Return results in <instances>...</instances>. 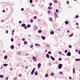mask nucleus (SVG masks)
I'll use <instances>...</instances> for the list:
<instances>
[{
  "label": "nucleus",
  "instance_id": "72a5a7b5",
  "mask_svg": "<svg viewBox=\"0 0 80 80\" xmlns=\"http://www.w3.org/2000/svg\"><path fill=\"white\" fill-rule=\"evenodd\" d=\"M51 52L50 51H49L48 52V54H51Z\"/></svg>",
  "mask_w": 80,
  "mask_h": 80
},
{
  "label": "nucleus",
  "instance_id": "aec40b11",
  "mask_svg": "<svg viewBox=\"0 0 80 80\" xmlns=\"http://www.w3.org/2000/svg\"><path fill=\"white\" fill-rule=\"evenodd\" d=\"M45 77H48V74H46L45 75Z\"/></svg>",
  "mask_w": 80,
  "mask_h": 80
},
{
  "label": "nucleus",
  "instance_id": "6e6d98bb",
  "mask_svg": "<svg viewBox=\"0 0 80 80\" xmlns=\"http://www.w3.org/2000/svg\"><path fill=\"white\" fill-rule=\"evenodd\" d=\"M38 47H40V45L38 44Z\"/></svg>",
  "mask_w": 80,
  "mask_h": 80
},
{
  "label": "nucleus",
  "instance_id": "37998d69",
  "mask_svg": "<svg viewBox=\"0 0 80 80\" xmlns=\"http://www.w3.org/2000/svg\"><path fill=\"white\" fill-rule=\"evenodd\" d=\"M58 60H59L60 61V60H62V58H59Z\"/></svg>",
  "mask_w": 80,
  "mask_h": 80
},
{
  "label": "nucleus",
  "instance_id": "2f4dec72",
  "mask_svg": "<svg viewBox=\"0 0 80 80\" xmlns=\"http://www.w3.org/2000/svg\"><path fill=\"white\" fill-rule=\"evenodd\" d=\"M6 33H8V30H7L6 31Z\"/></svg>",
  "mask_w": 80,
  "mask_h": 80
},
{
  "label": "nucleus",
  "instance_id": "412c9836",
  "mask_svg": "<svg viewBox=\"0 0 80 80\" xmlns=\"http://www.w3.org/2000/svg\"><path fill=\"white\" fill-rule=\"evenodd\" d=\"M73 73H75V68H73Z\"/></svg>",
  "mask_w": 80,
  "mask_h": 80
},
{
  "label": "nucleus",
  "instance_id": "cd10ccee",
  "mask_svg": "<svg viewBox=\"0 0 80 80\" xmlns=\"http://www.w3.org/2000/svg\"><path fill=\"white\" fill-rule=\"evenodd\" d=\"M24 28H25V29H27V26H24Z\"/></svg>",
  "mask_w": 80,
  "mask_h": 80
},
{
  "label": "nucleus",
  "instance_id": "603ef678",
  "mask_svg": "<svg viewBox=\"0 0 80 80\" xmlns=\"http://www.w3.org/2000/svg\"><path fill=\"white\" fill-rule=\"evenodd\" d=\"M22 40L23 41H25V38H23Z\"/></svg>",
  "mask_w": 80,
  "mask_h": 80
},
{
  "label": "nucleus",
  "instance_id": "4d7b16f0",
  "mask_svg": "<svg viewBox=\"0 0 80 80\" xmlns=\"http://www.w3.org/2000/svg\"><path fill=\"white\" fill-rule=\"evenodd\" d=\"M17 78H14V80H17Z\"/></svg>",
  "mask_w": 80,
  "mask_h": 80
},
{
  "label": "nucleus",
  "instance_id": "2eb2a0df",
  "mask_svg": "<svg viewBox=\"0 0 80 80\" xmlns=\"http://www.w3.org/2000/svg\"><path fill=\"white\" fill-rule=\"evenodd\" d=\"M50 34H51V35H52V34H54V32L53 31H52L50 33Z\"/></svg>",
  "mask_w": 80,
  "mask_h": 80
},
{
  "label": "nucleus",
  "instance_id": "e433bc0d",
  "mask_svg": "<svg viewBox=\"0 0 80 80\" xmlns=\"http://www.w3.org/2000/svg\"><path fill=\"white\" fill-rule=\"evenodd\" d=\"M65 53H67V50H66L65 51V52H64Z\"/></svg>",
  "mask_w": 80,
  "mask_h": 80
},
{
  "label": "nucleus",
  "instance_id": "4468645a",
  "mask_svg": "<svg viewBox=\"0 0 80 80\" xmlns=\"http://www.w3.org/2000/svg\"><path fill=\"white\" fill-rule=\"evenodd\" d=\"M46 57L47 58H50V57H49V55L48 54H46Z\"/></svg>",
  "mask_w": 80,
  "mask_h": 80
},
{
  "label": "nucleus",
  "instance_id": "20e7f679",
  "mask_svg": "<svg viewBox=\"0 0 80 80\" xmlns=\"http://www.w3.org/2000/svg\"><path fill=\"white\" fill-rule=\"evenodd\" d=\"M41 65V64L40 63H39L38 64V68H40V66Z\"/></svg>",
  "mask_w": 80,
  "mask_h": 80
},
{
  "label": "nucleus",
  "instance_id": "4c0bfd02",
  "mask_svg": "<svg viewBox=\"0 0 80 80\" xmlns=\"http://www.w3.org/2000/svg\"><path fill=\"white\" fill-rule=\"evenodd\" d=\"M68 47L69 48H72V46H71V45H69Z\"/></svg>",
  "mask_w": 80,
  "mask_h": 80
},
{
  "label": "nucleus",
  "instance_id": "de8ad7c7",
  "mask_svg": "<svg viewBox=\"0 0 80 80\" xmlns=\"http://www.w3.org/2000/svg\"><path fill=\"white\" fill-rule=\"evenodd\" d=\"M67 4H69V1H68L67 2Z\"/></svg>",
  "mask_w": 80,
  "mask_h": 80
},
{
  "label": "nucleus",
  "instance_id": "f03ea898",
  "mask_svg": "<svg viewBox=\"0 0 80 80\" xmlns=\"http://www.w3.org/2000/svg\"><path fill=\"white\" fill-rule=\"evenodd\" d=\"M57 13L56 12H55L54 13V17H55V18H57L58 17V15H57Z\"/></svg>",
  "mask_w": 80,
  "mask_h": 80
},
{
  "label": "nucleus",
  "instance_id": "5fc2aeb1",
  "mask_svg": "<svg viewBox=\"0 0 80 80\" xmlns=\"http://www.w3.org/2000/svg\"><path fill=\"white\" fill-rule=\"evenodd\" d=\"M48 13L50 14V11H48Z\"/></svg>",
  "mask_w": 80,
  "mask_h": 80
},
{
  "label": "nucleus",
  "instance_id": "49530a36",
  "mask_svg": "<svg viewBox=\"0 0 80 80\" xmlns=\"http://www.w3.org/2000/svg\"><path fill=\"white\" fill-rule=\"evenodd\" d=\"M38 44L36 43V44H35V46H36V47H37V46H38Z\"/></svg>",
  "mask_w": 80,
  "mask_h": 80
},
{
  "label": "nucleus",
  "instance_id": "b1692460",
  "mask_svg": "<svg viewBox=\"0 0 80 80\" xmlns=\"http://www.w3.org/2000/svg\"><path fill=\"white\" fill-rule=\"evenodd\" d=\"M73 33H72L71 35H70L69 36V37H72V36H73Z\"/></svg>",
  "mask_w": 80,
  "mask_h": 80
},
{
  "label": "nucleus",
  "instance_id": "13d9d810",
  "mask_svg": "<svg viewBox=\"0 0 80 80\" xmlns=\"http://www.w3.org/2000/svg\"><path fill=\"white\" fill-rule=\"evenodd\" d=\"M76 25H78V23L77 22V23H76Z\"/></svg>",
  "mask_w": 80,
  "mask_h": 80
},
{
  "label": "nucleus",
  "instance_id": "423d86ee",
  "mask_svg": "<svg viewBox=\"0 0 80 80\" xmlns=\"http://www.w3.org/2000/svg\"><path fill=\"white\" fill-rule=\"evenodd\" d=\"M41 38L42 39V40H45V37L43 36H41Z\"/></svg>",
  "mask_w": 80,
  "mask_h": 80
},
{
  "label": "nucleus",
  "instance_id": "c85d7f7f",
  "mask_svg": "<svg viewBox=\"0 0 80 80\" xmlns=\"http://www.w3.org/2000/svg\"><path fill=\"white\" fill-rule=\"evenodd\" d=\"M49 20L51 22H52V18H50L49 19Z\"/></svg>",
  "mask_w": 80,
  "mask_h": 80
},
{
  "label": "nucleus",
  "instance_id": "680f3d73",
  "mask_svg": "<svg viewBox=\"0 0 80 80\" xmlns=\"http://www.w3.org/2000/svg\"><path fill=\"white\" fill-rule=\"evenodd\" d=\"M22 23V21H19V23Z\"/></svg>",
  "mask_w": 80,
  "mask_h": 80
},
{
  "label": "nucleus",
  "instance_id": "a18cd8bd",
  "mask_svg": "<svg viewBox=\"0 0 80 80\" xmlns=\"http://www.w3.org/2000/svg\"><path fill=\"white\" fill-rule=\"evenodd\" d=\"M52 3H50L49 4V6H52Z\"/></svg>",
  "mask_w": 80,
  "mask_h": 80
},
{
  "label": "nucleus",
  "instance_id": "bb28decb",
  "mask_svg": "<svg viewBox=\"0 0 80 80\" xmlns=\"http://www.w3.org/2000/svg\"><path fill=\"white\" fill-rule=\"evenodd\" d=\"M33 45H31L30 46V48H33Z\"/></svg>",
  "mask_w": 80,
  "mask_h": 80
},
{
  "label": "nucleus",
  "instance_id": "39448f33",
  "mask_svg": "<svg viewBox=\"0 0 80 80\" xmlns=\"http://www.w3.org/2000/svg\"><path fill=\"white\" fill-rule=\"evenodd\" d=\"M50 58H51V59L52 60H55V58L52 56H50Z\"/></svg>",
  "mask_w": 80,
  "mask_h": 80
},
{
  "label": "nucleus",
  "instance_id": "ddd939ff",
  "mask_svg": "<svg viewBox=\"0 0 80 80\" xmlns=\"http://www.w3.org/2000/svg\"><path fill=\"white\" fill-rule=\"evenodd\" d=\"M25 26H26V24H22V27H25Z\"/></svg>",
  "mask_w": 80,
  "mask_h": 80
},
{
  "label": "nucleus",
  "instance_id": "0eeeda50",
  "mask_svg": "<svg viewBox=\"0 0 80 80\" xmlns=\"http://www.w3.org/2000/svg\"><path fill=\"white\" fill-rule=\"evenodd\" d=\"M34 74L35 75H38V72L37 71H35Z\"/></svg>",
  "mask_w": 80,
  "mask_h": 80
},
{
  "label": "nucleus",
  "instance_id": "473e14b6",
  "mask_svg": "<svg viewBox=\"0 0 80 80\" xmlns=\"http://www.w3.org/2000/svg\"><path fill=\"white\" fill-rule=\"evenodd\" d=\"M32 0H30V3H32Z\"/></svg>",
  "mask_w": 80,
  "mask_h": 80
},
{
  "label": "nucleus",
  "instance_id": "7c9ffc66",
  "mask_svg": "<svg viewBox=\"0 0 80 80\" xmlns=\"http://www.w3.org/2000/svg\"><path fill=\"white\" fill-rule=\"evenodd\" d=\"M28 66H26L25 67V68H26V69H28Z\"/></svg>",
  "mask_w": 80,
  "mask_h": 80
},
{
  "label": "nucleus",
  "instance_id": "c756f323",
  "mask_svg": "<svg viewBox=\"0 0 80 80\" xmlns=\"http://www.w3.org/2000/svg\"><path fill=\"white\" fill-rule=\"evenodd\" d=\"M21 76H22V74H20L18 75V77H21Z\"/></svg>",
  "mask_w": 80,
  "mask_h": 80
},
{
  "label": "nucleus",
  "instance_id": "864d4df0",
  "mask_svg": "<svg viewBox=\"0 0 80 80\" xmlns=\"http://www.w3.org/2000/svg\"><path fill=\"white\" fill-rule=\"evenodd\" d=\"M8 77H7L6 78V80H8Z\"/></svg>",
  "mask_w": 80,
  "mask_h": 80
},
{
  "label": "nucleus",
  "instance_id": "f3484780",
  "mask_svg": "<svg viewBox=\"0 0 80 80\" xmlns=\"http://www.w3.org/2000/svg\"><path fill=\"white\" fill-rule=\"evenodd\" d=\"M53 2L54 3H57V1L56 0H55Z\"/></svg>",
  "mask_w": 80,
  "mask_h": 80
},
{
  "label": "nucleus",
  "instance_id": "f8f14e48",
  "mask_svg": "<svg viewBox=\"0 0 80 80\" xmlns=\"http://www.w3.org/2000/svg\"><path fill=\"white\" fill-rule=\"evenodd\" d=\"M0 78H3V77H4V76L3 75H0Z\"/></svg>",
  "mask_w": 80,
  "mask_h": 80
},
{
  "label": "nucleus",
  "instance_id": "a19ab883",
  "mask_svg": "<svg viewBox=\"0 0 80 80\" xmlns=\"http://www.w3.org/2000/svg\"><path fill=\"white\" fill-rule=\"evenodd\" d=\"M76 18H78V15H77L76 16Z\"/></svg>",
  "mask_w": 80,
  "mask_h": 80
},
{
  "label": "nucleus",
  "instance_id": "0e129e2a",
  "mask_svg": "<svg viewBox=\"0 0 80 80\" xmlns=\"http://www.w3.org/2000/svg\"><path fill=\"white\" fill-rule=\"evenodd\" d=\"M15 32V30H13L12 31V33H13V32Z\"/></svg>",
  "mask_w": 80,
  "mask_h": 80
},
{
  "label": "nucleus",
  "instance_id": "4be33fe9",
  "mask_svg": "<svg viewBox=\"0 0 80 80\" xmlns=\"http://www.w3.org/2000/svg\"><path fill=\"white\" fill-rule=\"evenodd\" d=\"M3 65L4 67H6V66H7V65H8V64H3Z\"/></svg>",
  "mask_w": 80,
  "mask_h": 80
},
{
  "label": "nucleus",
  "instance_id": "58836bf2",
  "mask_svg": "<svg viewBox=\"0 0 80 80\" xmlns=\"http://www.w3.org/2000/svg\"><path fill=\"white\" fill-rule=\"evenodd\" d=\"M33 18L34 19H36L37 18V16H34Z\"/></svg>",
  "mask_w": 80,
  "mask_h": 80
},
{
  "label": "nucleus",
  "instance_id": "5701e85b",
  "mask_svg": "<svg viewBox=\"0 0 80 80\" xmlns=\"http://www.w3.org/2000/svg\"><path fill=\"white\" fill-rule=\"evenodd\" d=\"M51 76H53L54 74L53 72H52L51 73Z\"/></svg>",
  "mask_w": 80,
  "mask_h": 80
},
{
  "label": "nucleus",
  "instance_id": "e2e57ef3",
  "mask_svg": "<svg viewBox=\"0 0 80 80\" xmlns=\"http://www.w3.org/2000/svg\"><path fill=\"white\" fill-rule=\"evenodd\" d=\"M21 10H24V9H23V8H22Z\"/></svg>",
  "mask_w": 80,
  "mask_h": 80
},
{
  "label": "nucleus",
  "instance_id": "052dcab7",
  "mask_svg": "<svg viewBox=\"0 0 80 80\" xmlns=\"http://www.w3.org/2000/svg\"><path fill=\"white\" fill-rule=\"evenodd\" d=\"M45 52H47V50H45Z\"/></svg>",
  "mask_w": 80,
  "mask_h": 80
},
{
  "label": "nucleus",
  "instance_id": "79ce46f5",
  "mask_svg": "<svg viewBox=\"0 0 80 80\" xmlns=\"http://www.w3.org/2000/svg\"><path fill=\"white\" fill-rule=\"evenodd\" d=\"M11 42H13V38H12L11 39Z\"/></svg>",
  "mask_w": 80,
  "mask_h": 80
},
{
  "label": "nucleus",
  "instance_id": "a211bd4d",
  "mask_svg": "<svg viewBox=\"0 0 80 80\" xmlns=\"http://www.w3.org/2000/svg\"><path fill=\"white\" fill-rule=\"evenodd\" d=\"M48 8L49 9V10H51L52 9V7L50 6H49L48 7Z\"/></svg>",
  "mask_w": 80,
  "mask_h": 80
},
{
  "label": "nucleus",
  "instance_id": "c9c22d12",
  "mask_svg": "<svg viewBox=\"0 0 80 80\" xmlns=\"http://www.w3.org/2000/svg\"><path fill=\"white\" fill-rule=\"evenodd\" d=\"M35 68H34L32 71L34 72V71H35Z\"/></svg>",
  "mask_w": 80,
  "mask_h": 80
},
{
  "label": "nucleus",
  "instance_id": "393cba45",
  "mask_svg": "<svg viewBox=\"0 0 80 80\" xmlns=\"http://www.w3.org/2000/svg\"><path fill=\"white\" fill-rule=\"evenodd\" d=\"M30 22L31 23H32L33 22V19H31L30 20Z\"/></svg>",
  "mask_w": 80,
  "mask_h": 80
},
{
  "label": "nucleus",
  "instance_id": "338daca9",
  "mask_svg": "<svg viewBox=\"0 0 80 80\" xmlns=\"http://www.w3.org/2000/svg\"><path fill=\"white\" fill-rule=\"evenodd\" d=\"M2 12H5V10H2Z\"/></svg>",
  "mask_w": 80,
  "mask_h": 80
},
{
  "label": "nucleus",
  "instance_id": "f704fd0d",
  "mask_svg": "<svg viewBox=\"0 0 80 80\" xmlns=\"http://www.w3.org/2000/svg\"><path fill=\"white\" fill-rule=\"evenodd\" d=\"M60 74H61V75H62V74L63 73V72H59Z\"/></svg>",
  "mask_w": 80,
  "mask_h": 80
},
{
  "label": "nucleus",
  "instance_id": "3c124183",
  "mask_svg": "<svg viewBox=\"0 0 80 80\" xmlns=\"http://www.w3.org/2000/svg\"><path fill=\"white\" fill-rule=\"evenodd\" d=\"M67 32L68 33H69L70 32V31L69 30H68L67 31Z\"/></svg>",
  "mask_w": 80,
  "mask_h": 80
},
{
  "label": "nucleus",
  "instance_id": "774afa93",
  "mask_svg": "<svg viewBox=\"0 0 80 80\" xmlns=\"http://www.w3.org/2000/svg\"><path fill=\"white\" fill-rule=\"evenodd\" d=\"M69 79H70V80H71L72 79V78H71V77H69Z\"/></svg>",
  "mask_w": 80,
  "mask_h": 80
},
{
  "label": "nucleus",
  "instance_id": "ea45409f",
  "mask_svg": "<svg viewBox=\"0 0 80 80\" xmlns=\"http://www.w3.org/2000/svg\"><path fill=\"white\" fill-rule=\"evenodd\" d=\"M59 53L60 55H61V54H62V52H61V51H60L59 52Z\"/></svg>",
  "mask_w": 80,
  "mask_h": 80
},
{
  "label": "nucleus",
  "instance_id": "69168bd1",
  "mask_svg": "<svg viewBox=\"0 0 80 80\" xmlns=\"http://www.w3.org/2000/svg\"><path fill=\"white\" fill-rule=\"evenodd\" d=\"M75 51H76V52H78V50L76 49V50H75Z\"/></svg>",
  "mask_w": 80,
  "mask_h": 80
},
{
  "label": "nucleus",
  "instance_id": "8fccbe9b",
  "mask_svg": "<svg viewBox=\"0 0 80 80\" xmlns=\"http://www.w3.org/2000/svg\"><path fill=\"white\" fill-rule=\"evenodd\" d=\"M78 54H80V50H79L78 51Z\"/></svg>",
  "mask_w": 80,
  "mask_h": 80
},
{
  "label": "nucleus",
  "instance_id": "6e6552de",
  "mask_svg": "<svg viewBox=\"0 0 80 80\" xmlns=\"http://www.w3.org/2000/svg\"><path fill=\"white\" fill-rule=\"evenodd\" d=\"M7 58H8V57L7 56V55H5L4 56V59H5V60H6V59H7Z\"/></svg>",
  "mask_w": 80,
  "mask_h": 80
},
{
  "label": "nucleus",
  "instance_id": "6ab92c4d",
  "mask_svg": "<svg viewBox=\"0 0 80 80\" xmlns=\"http://www.w3.org/2000/svg\"><path fill=\"white\" fill-rule=\"evenodd\" d=\"M38 33H42V30H40L38 31Z\"/></svg>",
  "mask_w": 80,
  "mask_h": 80
},
{
  "label": "nucleus",
  "instance_id": "a878e982",
  "mask_svg": "<svg viewBox=\"0 0 80 80\" xmlns=\"http://www.w3.org/2000/svg\"><path fill=\"white\" fill-rule=\"evenodd\" d=\"M33 73H34V71H32L31 72V74H32V75H33Z\"/></svg>",
  "mask_w": 80,
  "mask_h": 80
},
{
  "label": "nucleus",
  "instance_id": "1a4fd4ad",
  "mask_svg": "<svg viewBox=\"0 0 80 80\" xmlns=\"http://www.w3.org/2000/svg\"><path fill=\"white\" fill-rule=\"evenodd\" d=\"M10 48L11 49H13V48H14V46L12 45L11 46Z\"/></svg>",
  "mask_w": 80,
  "mask_h": 80
},
{
  "label": "nucleus",
  "instance_id": "bf43d9fd",
  "mask_svg": "<svg viewBox=\"0 0 80 80\" xmlns=\"http://www.w3.org/2000/svg\"><path fill=\"white\" fill-rule=\"evenodd\" d=\"M56 11L57 13H58V10H56Z\"/></svg>",
  "mask_w": 80,
  "mask_h": 80
},
{
  "label": "nucleus",
  "instance_id": "9d476101",
  "mask_svg": "<svg viewBox=\"0 0 80 80\" xmlns=\"http://www.w3.org/2000/svg\"><path fill=\"white\" fill-rule=\"evenodd\" d=\"M24 43L25 45H27V41H25L24 42Z\"/></svg>",
  "mask_w": 80,
  "mask_h": 80
},
{
  "label": "nucleus",
  "instance_id": "7ed1b4c3",
  "mask_svg": "<svg viewBox=\"0 0 80 80\" xmlns=\"http://www.w3.org/2000/svg\"><path fill=\"white\" fill-rule=\"evenodd\" d=\"M71 55V52H70L69 51H68L67 53V56L70 57Z\"/></svg>",
  "mask_w": 80,
  "mask_h": 80
},
{
  "label": "nucleus",
  "instance_id": "09e8293b",
  "mask_svg": "<svg viewBox=\"0 0 80 80\" xmlns=\"http://www.w3.org/2000/svg\"><path fill=\"white\" fill-rule=\"evenodd\" d=\"M46 46L47 47H50V46H49L48 45H47Z\"/></svg>",
  "mask_w": 80,
  "mask_h": 80
},
{
  "label": "nucleus",
  "instance_id": "9b49d317",
  "mask_svg": "<svg viewBox=\"0 0 80 80\" xmlns=\"http://www.w3.org/2000/svg\"><path fill=\"white\" fill-rule=\"evenodd\" d=\"M65 23L66 25H68V21H66L65 22Z\"/></svg>",
  "mask_w": 80,
  "mask_h": 80
},
{
  "label": "nucleus",
  "instance_id": "f257e3e1",
  "mask_svg": "<svg viewBox=\"0 0 80 80\" xmlns=\"http://www.w3.org/2000/svg\"><path fill=\"white\" fill-rule=\"evenodd\" d=\"M62 65H63L62 64H59L58 66V68H59V69H61L62 68Z\"/></svg>",
  "mask_w": 80,
  "mask_h": 80
},
{
  "label": "nucleus",
  "instance_id": "dca6fc26",
  "mask_svg": "<svg viewBox=\"0 0 80 80\" xmlns=\"http://www.w3.org/2000/svg\"><path fill=\"white\" fill-rule=\"evenodd\" d=\"M27 27L28 28H29L30 27H31V26H30V24H28L27 25Z\"/></svg>",
  "mask_w": 80,
  "mask_h": 80
},
{
  "label": "nucleus",
  "instance_id": "c03bdc74",
  "mask_svg": "<svg viewBox=\"0 0 80 80\" xmlns=\"http://www.w3.org/2000/svg\"><path fill=\"white\" fill-rule=\"evenodd\" d=\"M33 61H37V60H36V59L35 58L34 59H33Z\"/></svg>",
  "mask_w": 80,
  "mask_h": 80
}]
</instances>
